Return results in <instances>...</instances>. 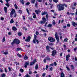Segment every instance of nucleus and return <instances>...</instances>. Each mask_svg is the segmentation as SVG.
Returning <instances> with one entry per match:
<instances>
[{"label":"nucleus","instance_id":"obj_1","mask_svg":"<svg viewBox=\"0 0 77 77\" xmlns=\"http://www.w3.org/2000/svg\"><path fill=\"white\" fill-rule=\"evenodd\" d=\"M36 37H37V36H36V35L35 34L34 39H33L32 41V42L34 43V44H36V42H37V44L39 43V41H38V40L36 39Z\"/></svg>","mask_w":77,"mask_h":77},{"label":"nucleus","instance_id":"obj_2","mask_svg":"<svg viewBox=\"0 0 77 77\" xmlns=\"http://www.w3.org/2000/svg\"><path fill=\"white\" fill-rule=\"evenodd\" d=\"M48 40L51 42H55V39L53 37H48Z\"/></svg>","mask_w":77,"mask_h":77},{"label":"nucleus","instance_id":"obj_3","mask_svg":"<svg viewBox=\"0 0 77 77\" xmlns=\"http://www.w3.org/2000/svg\"><path fill=\"white\" fill-rule=\"evenodd\" d=\"M58 6H59V10L61 11V10H63L64 9V7H63V5L62 4L58 5Z\"/></svg>","mask_w":77,"mask_h":77},{"label":"nucleus","instance_id":"obj_4","mask_svg":"<svg viewBox=\"0 0 77 77\" xmlns=\"http://www.w3.org/2000/svg\"><path fill=\"white\" fill-rule=\"evenodd\" d=\"M15 12V11L14 9H11V13H10V18H12L13 17V15H14V14Z\"/></svg>","mask_w":77,"mask_h":77},{"label":"nucleus","instance_id":"obj_5","mask_svg":"<svg viewBox=\"0 0 77 77\" xmlns=\"http://www.w3.org/2000/svg\"><path fill=\"white\" fill-rule=\"evenodd\" d=\"M55 36L57 42H59V35H58L57 34V32H56L55 33Z\"/></svg>","mask_w":77,"mask_h":77},{"label":"nucleus","instance_id":"obj_6","mask_svg":"<svg viewBox=\"0 0 77 77\" xmlns=\"http://www.w3.org/2000/svg\"><path fill=\"white\" fill-rule=\"evenodd\" d=\"M56 53H57V52H56V51L55 50H54L52 51V56H54L55 55H56Z\"/></svg>","mask_w":77,"mask_h":77},{"label":"nucleus","instance_id":"obj_7","mask_svg":"<svg viewBox=\"0 0 77 77\" xmlns=\"http://www.w3.org/2000/svg\"><path fill=\"white\" fill-rule=\"evenodd\" d=\"M29 61L25 62L24 65V67L26 68H27V66H29Z\"/></svg>","mask_w":77,"mask_h":77},{"label":"nucleus","instance_id":"obj_8","mask_svg":"<svg viewBox=\"0 0 77 77\" xmlns=\"http://www.w3.org/2000/svg\"><path fill=\"white\" fill-rule=\"evenodd\" d=\"M30 36H28L27 37V39H25V41L26 42H29L30 41Z\"/></svg>","mask_w":77,"mask_h":77},{"label":"nucleus","instance_id":"obj_9","mask_svg":"<svg viewBox=\"0 0 77 77\" xmlns=\"http://www.w3.org/2000/svg\"><path fill=\"white\" fill-rule=\"evenodd\" d=\"M14 42L17 44H20V40L18 39H15L14 40Z\"/></svg>","mask_w":77,"mask_h":77},{"label":"nucleus","instance_id":"obj_10","mask_svg":"<svg viewBox=\"0 0 77 77\" xmlns=\"http://www.w3.org/2000/svg\"><path fill=\"white\" fill-rule=\"evenodd\" d=\"M49 48H51V49L53 50V49H52V48L50 47H48V46H47L46 48L47 50V51H48V52H50V49H49Z\"/></svg>","mask_w":77,"mask_h":77},{"label":"nucleus","instance_id":"obj_11","mask_svg":"<svg viewBox=\"0 0 77 77\" xmlns=\"http://www.w3.org/2000/svg\"><path fill=\"white\" fill-rule=\"evenodd\" d=\"M35 12L37 14H39V13H40L41 12V10H36L35 11Z\"/></svg>","mask_w":77,"mask_h":77},{"label":"nucleus","instance_id":"obj_12","mask_svg":"<svg viewBox=\"0 0 77 77\" xmlns=\"http://www.w3.org/2000/svg\"><path fill=\"white\" fill-rule=\"evenodd\" d=\"M72 24L74 27H75L76 26H77V23H75V22H72Z\"/></svg>","mask_w":77,"mask_h":77},{"label":"nucleus","instance_id":"obj_13","mask_svg":"<svg viewBox=\"0 0 77 77\" xmlns=\"http://www.w3.org/2000/svg\"><path fill=\"white\" fill-rule=\"evenodd\" d=\"M4 10L5 11V13H7V7H5L4 8Z\"/></svg>","mask_w":77,"mask_h":77},{"label":"nucleus","instance_id":"obj_14","mask_svg":"<svg viewBox=\"0 0 77 77\" xmlns=\"http://www.w3.org/2000/svg\"><path fill=\"white\" fill-rule=\"evenodd\" d=\"M24 59L25 60H26V59H29V57L26 56V55H25L24 57Z\"/></svg>","mask_w":77,"mask_h":77},{"label":"nucleus","instance_id":"obj_15","mask_svg":"<svg viewBox=\"0 0 77 77\" xmlns=\"http://www.w3.org/2000/svg\"><path fill=\"white\" fill-rule=\"evenodd\" d=\"M33 18H36V14L35 13H33Z\"/></svg>","mask_w":77,"mask_h":77},{"label":"nucleus","instance_id":"obj_16","mask_svg":"<svg viewBox=\"0 0 77 77\" xmlns=\"http://www.w3.org/2000/svg\"><path fill=\"white\" fill-rule=\"evenodd\" d=\"M12 29L13 30H14L15 31H16V30H17V29L15 26H14L13 27Z\"/></svg>","mask_w":77,"mask_h":77},{"label":"nucleus","instance_id":"obj_17","mask_svg":"<svg viewBox=\"0 0 77 77\" xmlns=\"http://www.w3.org/2000/svg\"><path fill=\"white\" fill-rule=\"evenodd\" d=\"M61 77H65V75H64L63 72H61Z\"/></svg>","mask_w":77,"mask_h":77},{"label":"nucleus","instance_id":"obj_18","mask_svg":"<svg viewBox=\"0 0 77 77\" xmlns=\"http://www.w3.org/2000/svg\"><path fill=\"white\" fill-rule=\"evenodd\" d=\"M52 26V24H49L48 25V27H51Z\"/></svg>","mask_w":77,"mask_h":77},{"label":"nucleus","instance_id":"obj_19","mask_svg":"<svg viewBox=\"0 0 77 77\" xmlns=\"http://www.w3.org/2000/svg\"><path fill=\"white\" fill-rule=\"evenodd\" d=\"M47 12H45V11L43 12L42 13V15H45V14H47Z\"/></svg>","mask_w":77,"mask_h":77},{"label":"nucleus","instance_id":"obj_20","mask_svg":"<svg viewBox=\"0 0 77 77\" xmlns=\"http://www.w3.org/2000/svg\"><path fill=\"white\" fill-rule=\"evenodd\" d=\"M18 35L19 36H21V35H22V33H21V32H19L18 33Z\"/></svg>","mask_w":77,"mask_h":77},{"label":"nucleus","instance_id":"obj_21","mask_svg":"<svg viewBox=\"0 0 77 77\" xmlns=\"http://www.w3.org/2000/svg\"><path fill=\"white\" fill-rule=\"evenodd\" d=\"M14 22V20L13 19L11 20L10 21V23L12 24V23H13Z\"/></svg>","mask_w":77,"mask_h":77},{"label":"nucleus","instance_id":"obj_22","mask_svg":"<svg viewBox=\"0 0 77 77\" xmlns=\"http://www.w3.org/2000/svg\"><path fill=\"white\" fill-rule=\"evenodd\" d=\"M42 20H43V21H44V23H45V22L46 21V19L45 18L43 17L42 18Z\"/></svg>","mask_w":77,"mask_h":77},{"label":"nucleus","instance_id":"obj_23","mask_svg":"<svg viewBox=\"0 0 77 77\" xmlns=\"http://www.w3.org/2000/svg\"><path fill=\"white\" fill-rule=\"evenodd\" d=\"M35 0H31V3H35Z\"/></svg>","mask_w":77,"mask_h":77},{"label":"nucleus","instance_id":"obj_24","mask_svg":"<svg viewBox=\"0 0 77 77\" xmlns=\"http://www.w3.org/2000/svg\"><path fill=\"white\" fill-rule=\"evenodd\" d=\"M34 64V63L33 62H30V65H33Z\"/></svg>","mask_w":77,"mask_h":77},{"label":"nucleus","instance_id":"obj_25","mask_svg":"<svg viewBox=\"0 0 77 77\" xmlns=\"http://www.w3.org/2000/svg\"><path fill=\"white\" fill-rule=\"evenodd\" d=\"M45 23V22H44V21H41L40 22V24H44Z\"/></svg>","mask_w":77,"mask_h":77},{"label":"nucleus","instance_id":"obj_26","mask_svg":"<svg viewBox=\"0 0 77 77\" xmlns=\"http://www.w3.org/2000/svg\"><path fill=\"white\" fill-rule=\"evenodd\" d=\"M14 6L16 9H18V7H17V5L15 4L14 5Z\"/></svg>","mask_w":77,"mask_h":77},{"label":"nucleus","instance_id":"obj_27","mask_svg":"<svg viewBox=\"0 0 77 77\" xmlns=\"http://www.w3.org/2000/svg\"><path fill=\"white\" fill-rule=\"evenodd\" d=\"M38 64H36V66H35V69H38Z\"/></svg>","mask_w":77,"mask_h":77},{"label":"nucleus","instance_id":"obj_28","mask_svg":"<svg viewBox=\"0 0 77 77\" xmlns=\"http://www.w3.org/2000/svg\"><path fill=\"white\" fill-rule=\"evenodd\" d=\"M1 77H5V73H3L2 75H1Z\"/></svg>","mask_w":77,"mask_h":77},{"label":"nucleus","instance_id":"obj_29","mask_svg":"<svg viewBox=\"0 0 77 77\" xmlns=\"http://www.w3.org/2000/svg\"><path fill=\"white\" fill-rule=\"evenodd\" d=\"M20 50H21V49L18 48L16 50V51H20Z\"/></svg>","mask_w":77,"mask_h":77},{"label":"nucleus","instance_id":"obj_30","mask_svg":"<svg viewBox=\"0 0 77 77\" xmlns=\"http://www.w3.org/2000/svg\"><path fill=\"white\" fill-rule=\"evenodd\" d=\"M64 40L65 42H67V41H68V38H65Z\"/></svg>","mask_w":77,"mask_h":77},{"label":"nucleus","instance_id":"obj_31","mask_svg":"<svg viewBox=\"0 0 77 77\" xmlns=\"http://www.w3.org/2000/svg\"><path fill=\"white\" fill-rule=\"evenodd\" d=\"M3 54H5V55H6V54H8V52H5L3 53Z\"/></svg>","mask_w":77,"mask_h":77},{"label":"nucleus","instance_id":"obj_32","mask_svg":"<svg viewBox=\"0 0 77 77\" xmlns=\"http://www.w3.org/2000/svg\"><path fill=\"white\" fill-rule=\"evenodd\" d=\"M70 56H71V55L70 54H68L66 56V57L69 58V57H70Z\"/></svg>","mask_w":77,"mask_h":77},{"label":"nucleus","instance_id":"obj_33","mask_svg":"<svg viewBox=\"0 0 77 77\" xmlns=\"http://www.w3.org/2000/svg\"><path fill=\"white\" fill-rule=\"evenodd\" d=\"M20 71L21 72H23L24 71V70H23V69H20Z\"/></svg>","mask_w":77,"mask_h":77},{"label":"nucleus","instance_id":"obj_34","mask_svg":"<svg viewBox=\"0 0 77 77\" xmlns=\"http://www.w3.org/2000/svg\"><path fill=\"white\" fill-rule=\"evenodd\" d=\"M5 37L4 36L3 39H2V42H5Z\"/></svg>","mask_w":77,"mask_h":77},{"label":"nucleus","instance_id":"obj_35","mask_svg":"<svg viewBox=\"0 0 77 77\" xmlns=\"http://www.w3.org/2000/svg\"><path fill=\"white\" fill-rule=\"evenodd\" d=\"M17 14L15 13L14 14H13V16H14V17H17Z\"/></svg>","mask_w":77,"mask_h":77},{"label":"nucleus","instance_id":"obj_36","mask_svg":"<svg viewBox=\"0 0 77 77\" xmlns=\"http://www.w3.org/2000/svg\"><path fill=\"white\" fill-rule=\"evenodd\" d=\"M46 59L48 60H50V59L49 57H47L46 58Z\"/></svg>","mask_w":77,"mask_h":77},{"label":"nucleus","instance_id":"obj_37","mask_svg":"<svg viewBox=\"0 0 77 77\" xmlns=\"http://www.w3.org/2000/svg\"><path fill=\"white\" fill-rule=\"evenodd\" d=\"M17 56L19 57H21V55H20L19 54H17Z\"/></svg>","mask_w":77,"mask_h":77},{"label":"nucleus","instance_id":"obj_38","mask_svg":"<svg viewBox=\"0 0 77 77\" xmlns=\"http://www.w3.org/2000/svg\"><path fill=\"white\" fill-rule=\"evenodd\" d=\"M26 10L28 14H29V9H28V8H26Z\"/></svg>","mask_w":77,"mask_h":77},{"label":"nucleus","instance_id":"obj_39","mask_svg":"<svg viewBox=\"0 0 77 77\" xmlns=\"http://www.w3.org/2000/svg\"><path fill=\"white\" fill-rule=\"evenodd\" d=\"M29 74H32V71H30V69H29Z\"/></svg>","mask_w":77,"mask_h":77},{"label":"nucleus","instance_id":"obj_40","mask_svg":"<svg viewBox=\"0 0 77 77\" xmlns=\"http://www.w3.org/2000/svg\"><path fill=\"white\" fill-rule=\"evenodd\" d=\"M5 5H6V6H7L8 7H9V3L6 4H5Z\"/></svg>","mask_w":77,"mask_h":77},{"label":"nucleus","instance_id":"obj_41","mask_svg":"<svg viewBox=\"0 0 77 77\" xmlns=\"http://www.w3.org/2000/svg\"><path fill=\"white\" fill-rule=\"evenodd\" d=\"M9 71L11 72V68L10 67H8Z\"/></svg>","mask_w":77,"mask_h":77},{"label":"nucleus","instance_id":"obj_42","mask_svg":"<svg viewBox=\"0 0 77 77\" xmlns=\"http://www.w3.org/2000/svg\"><path fill=\"white\" fill-rule=\"evenodd\" d=\"M20 2L23 4H24V1L23 0H20Z\"/></svg>","mask_w":77,"mask_h":77},{"label":"nucleus","instance_id":"obj_43","mask_svg":"<svg viewBox=\"0 0 77 77\" xmlns=\"http://www.w3.org/2000/svg\"><path fill=\"white\" fill-rule=\"evenodd\" d=\"M54 2L55 3L58 2V0H53Z\"/></svg>","mask_w":77,"mask_h":77},{"label":"nucleus","instance_id":"obj_44","mask_svg":"<svg viewBox=\"0 0 77 77\" xmlns=\"http://www.w3.org/2000/svg\"><path fill=\"white\" fill-rule=\"evenodd\" d=\"M15 41L14 40V41H13V42L11 43V45H14V44H15Z\"/></svg>","mask_w":77,"mask_h":77},{"label":"nucleus","instance_id":"obj_45","mask_svg":"<svg viewBox=\"0 0 77 77\" xmlns=\"http://www.w3.org/2000/svg\"><path fill=\"white\" fill-rule=\"evenodd\" d=\"M26 77H30V76L28 74H27L26 75Z\"/></svg>","mask_w":77,"mask_h":77},{"label":"nucleus","instance_id":"obj_46","mask_svg":"<svg viewBox=\"0 0 77 77\" xmlns=\"http://www.w3.org/2000/svg\"><path fill=\"white\" fill-rule=\"evenodd\" d=\"M26 5H27V6H28V5H30V2H28L27 3H26Z\"/></svg>","mask_w":77,"mask_h":77},{"label":"nucleus","instance_id":"obj_47","mask_svg":"<svg viewBox=\"0 0 77 77\" xmlns=\"http://www.w3.org/2000/svg\"><path fill=\"white\" fill-rule=\"evenodd\" d=\"M35 34L36 35H39V32H35Z\"/></svg>","mask_w":77,"mask_h":77},{"label":"nucleus","instance_id":"obj_48","mask_svg":"<svg viewBox=\"0 0 77 77\" xmlns=\"http://www.w3.org/2000/svg\"><path fill=\"white\" fill-rule=\"evenodd\" d=\"M45 73L43 74L42 76V77H45Z\"/></svg>","mask_w":77,"mask_h":77},{"label":"nucleus","instance_id":"obj_49","mask_svg":"<svg viewBox=\"0 0 77 77\" xmlns=\"http://www.w3.org/2000/svg\"><path fill=\"white\" fill-rule=\"evenodd\" d=\"M54 65H55V66H56V65H57V63H56V62H54Z\"/></svg>","mask_w":77,"mask_h":77},{"label":"nucleus","instance_id":"obj_50","mask_svg":"<svg viewBox=\"0 0 77 77\" xmlns=\"http://www.w3.org/2000/svg\"><path fill=\"white\" fill-rule=\"evenodd\" d=\"M63 46L64 48L65 49H66V45H64Z\"/></svg>","mask_w":77,"mask_h":77},{"label":"nucleus","instance_id":"obj_51","mask_svg":"<svg viewBox=\"0 0 77 77\" xmlns=\"http://www.w3.org/2000/svg\"><path fill=\"white\" fill-rule=\"evenodd\" d=\"M48 65H46V69L47 70V69H48Z\"/></svg>","mask_w":77,"mask_h":77},{"label":"nucleus","instance_id":"obj_52","mask_svg":"<svg viewBox=\"0 0 77 77\" xmlns=\"http://www.w3.org/2000/svg\"><path fill=\"white\" fill-rule=\"evenodd\" d=\"M18 24V22H16L15 25L17 26H18V24Z\"/></svg>","mask_w":77,"mask_h":77},{"label":"nucleus","instance_id":"obj_53","mask_svg":"<svg viewBox=\"0 0 77 77\" xmlns=\"http://www.w3.org/2000/svg\"><path fill=\"white\" fill-rule=\"evenodd\" d=\"M71 68L72 69H74V66H73V65H71Z\"/></svg>","mask_w":77,"mask_h":77},{"label":"nucleus","instance_id":"obj_54","mask_svg":"<svg viewBox=\"0 0 77 77\" xmlns=\"http://www.w3.org/2000/svg\"><path fill=\"white\" fill-rule=\"evenodd\" d=\"M47 60L46 59H44V62L45 63H46V62H47V60Z\"/></svg>","mask_w":77,"mask_h":77},{"label":"nucleus","instance_id":"obj_55","mask_svg":"<svg viewBox=\"0 0 77 77\" xmlns=\"http://www.w3.org/2000/svg\"><path fill=\"white\" fill-rule=\"evenodd\" d=\"M67 27H70V24H68L67 25Z\"/></svg>","mask_w":77,"mask_h":77},{"label":"nucleus","instance_id":"obj_56","mask_svg":"<svg viewBox=\"0 0 77 77\" xmlns=\"http://www.w3.org/2000/svg\"><path fill=\"white\" fill-rule=\"evenodd\" d=\"M50 66H54V63H52L50 65Z\"/></svg>","mask_w":77,"mask_h":77},{"label":"nucleus","instance_id":"obj_57","mask_svg":"<svg viewBox=\"0 0 77 77\" xmlns=\"http://www.w3.org/2000/svg\"><path fill=\"white\" fill-rule=\"evenodd\" d=\"M66 68L67 69H68V71H69V68H68V67L67 66H66Z\"/></svg>","mask_w":77,"mask_h":77},{"label":"nucleus","instance_id":"obj_58","mask_svg":"<svg viewBox=\"0 0 77 77\" xmlns=\"http://www.w3.org/2000/svg\"><path fill=\"white\" fill-rule=\"evenodd\" d=\"M5 72H8V71L6 70V69H5Z\"/></svg>","mask_w":77,"mask_h":77},{"label":"nucleus","instance_id":"obj_59","mask_svg":"<svg viewBox=\"0 0 77 77\" xmlns=\"http://www.w3.org/2000/svg\"><path fill=\"white\" fill-rule=\"evenodd\" d=\"M36 62V60H34L33 62H33V63H35V62Z\"/></svg>","mask_w":77,"mask_h":77},{"label":"nucleus","instance_id":"obj_60","mask_svg":"<svg viewBox=\"0 0 77 77\" xmlns=\"http://www.w3.org/2000/svg\"><path fill=\"white\" fill-rule=\"evenodd\" d=\"M23 20H25V18H26V17L23 16Z\"/></svg>","mask_w":77,"mask_h":77},{"label":"nucleus","instance_id":"obj_61","mask_svg":"<svg viewBox=\"0 0 77 77\" xmlns=\"http://www.w3.org/2000/svg\"><path fill=\"white\" fill-rule=\"evenodd\" d=\"M46 18H48V15L47 14L46 16Z\"/></svg>","mask_w":77,"mask_h":77},{"label":"nucleus","instance_id":"obj_62","mask_svg":"<svg viewBox=\"0 0 77 77\" xmlns=\"http://www.w3.org/2000/svg\"><path fill=\"white\" fill-rule=\"evenodd\" d=\"M77 50V48H75L74 49V50L75 51H76V50Z\"/></svg>","mask_w":77,"mask_h":77},{"label":"nucleus","instance_id":"obj_63","mask_svg":"<svg viewBox=\"0 0 77 77\" xmlns=\"http://www.w3.org/2000/svg\"><path fill=\"white\" fill-rule=\"evenodd\" d=\"M50 69L51 70V71H52V70H53V67H51L50 68Z\"/></svg>","mask_w":77,"mask_h":77},{"label":"nucleus","instance_id":"obj_64","mask_svg":"<svg viewBox=\"0 0 77 77\" xmlns=\"http://www.w3.org/2000/svg\"><path fill=\"white\" fill-rule=\"evenodd\" d=\"M75 61L77 62V58L75 57Z\"/></svg>","mask_w":77,"mask_h":77}]
</instances>
